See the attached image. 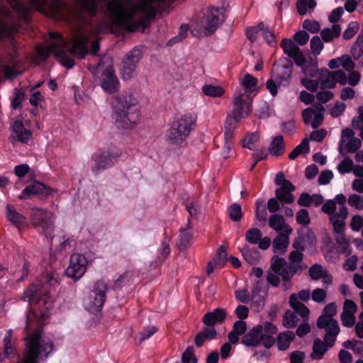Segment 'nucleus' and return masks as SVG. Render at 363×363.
Here are the masks:
<instances>
[{"label": "nucleus", "instance_id": "f257e3e1", "mask_svg": "<svg viewBox=\"0 0 363 363\" xmlns=\"http://www.w3.org/2000/svg\"><path fill=\"white\" fill-rule=\"evenodd\" d=\"M96 54L99 50V38L95 32L81 33L76 34L69 45L57 33H50V40L48 46L38 47V56L45 60L49 55H55L62 65L68 69L74 67V60L68 56L69 53L79 57H84L89 50Z\"/></svg>", "mask_w": 363, "mask_h": 363}, {"label": "nucleus", "instance_id": "f03ea898", "mask_svg": "<svg viewBox=\"0 0 363 363\" xmlns=\"http://www.w3.org/2000/svg\"><path fill=\"white\" fill-rule=\"evenodd\" d=\"M19 18H24L28 11L35 9L45 15L55 17L60 11L62 3L60 0H9ZM9 18L8 11L0 6V38L15 31L14 26L7 28L4 18Z\"/></svg>", "mask_w": 363, "mask_h": 363}, {"label": "nucleus", "instance_id": "7ed1b4c3", "mask_svg": "<svg viewBox=\"0 0 363 363\" xmlns=\"http://www.w3.org/2000/svg\"><path fill=\"white\" fill-rule=\"evenodd\" d=\"M111 108V118L118 128L128 129L137 124L140 106L133 93H125L113 98Z\"/></svg>", "mask_w": 363, "mask_h": 363}, {"label": "nucleus", "instance_id": "20e7f679", "mask_svg": "<svg viewBox=\"0 0 363 363\" xmlns=\"http://www.w3.org/2000/svg\"><path fill=\"white\" fill-rule=\"evenodd\" d=\"M52 350L51 340L40 330H37L26 338V351L20 363H38L40 359L47 357Z\"/></svg>", "mask_w": 363, "mask_h": 363}, {"label": "nucleus", "instance_id": "39448f33", "mask_svg": "<svg viewBox=\"0 0 363 363\" xmlns=\"http://www.w3.org/2000/svg\"><path fill=\"white\" fill-rule=\"evenodd\" d=\"M322 210L329 216L330 221L333 225V231L335 234L337 244L342 252L348 254L347 250L350 242L344 235L345 229V220L348 215L347 207H341L338 212H335V203L332 201H328L323 205Z\"/></svg>", "mask_w": 363, "mask_h": 363}, {"label": "nucleus", "instance_id": "423d86ee", "mask_svg": "<svg viewBox=\"0 0 363 363\" xmlns=\"http://www.w3.org/2000/svg\"><path fill=\"white\" fill-rule=\"evenodd\" d=\"M306 267L300 264L288 265L284 259L274 256L271 259V266L268 272L267 280L274 286L280 284V278L284 282L283 286L285 290L289 289L288 283L296 273H300Z\"/></svg>", "mask_w": 363, "mask_h": 363}, {"label": "nucleus", "instance_id": "0eeeda50", "mask_svg": "<svg viewBox=\"0 0 363 363\" xmlns=\"http://www.w3.org/2000/svg\"><path fill=\"white\" fill-rule=\"evenodd\" d=\"M196 122V116L192 113L181 115L169 128L167 135L174 143L184 141L193 130Z\"/></svg>", "mask_w": 363, "mask_h": 363}, {"label": "nucleus", "instance_id": "6e6552de", "mask_svg": "<svg viewBox=\"0 0 363 363\" xmlns=\"http://www.w3.org/2000/svg\"><path fill=\"white\" fill-rule=\"evenodd\" d=\"M32 224L36 230L49 241L55 237L54 225V215L52 212L42 208L32 209Z\"/></svg>", "mask_w": 363, "mask_h": 363}, {"label": "nucleus", "instance_id": "1a4fd4ad", "mask_svg": "<svg viewBox=\"0 0 363 363\" xmlns=\"http://www.w3.org/2000/svg\"><path fill=\"white\" fill-rule=\"evenodd\" d=\"M106 289V284L104 281H96L92 289L84 298L85 309L92 313L100 311L105 301Z\"/></svg>", "mask_w": 363, "mask_h": 363}, {"label": "nucleus", "instance_id": "9d476101", "mask_svg": "<svg viewBox=\"0 0 363 363\" xmlns=\"http://www.w3.org/2000/svg\"><path fill=\"white\" fill-rule=\"evenodd\" d=\"M47 288V285L33 284L24 291L21 298L31 303L43 305L47 309H50L53 307V302Z\"/></svg>", "mask_w": 363, "mask_h": 363}, {"label": "nucleus", "instance_id": "9b49d317", "mask_svg": "<svg viewBox=\"0 0 363 363\" xmlns=\"http://www.w3.org/2000/svg\"><path fill=\"white\" fill-rule=\"evenodd\" d=\"M242 343L247 346H257L262 344L269 348L274 343V339L269 335L263 333V327L258 325L250 330L242 338Z\"/></svg>", "mask_w": 363, "mask_h": 363}, {"label": "nucleus", "instance_id": "f8f14e48", "mask_svg": "<svg viewBox=\"0 0 363 363\" xmlns=\"http://www.w3.org/2000/svg\"><path fill=\"white\" fill-rule=\"evenodd\" d=\"M88 260L81 254H73L69 260V265L66 269V274L74 280L79 279L85 273Z\"/></svg>", "mask_w": 363, "mask_h": 363}, {"label": "nucleus", "instance_id": "ddd939ff", "mask_svg": "<svg viewBox=\"0 0 363 363\" xmlns=\"http://www.w3.org/2000/svg\"><path fill=\"white\" fill-rule=\"evenodd\" d=\"M251 94L236 90L233 98V111L239 116L247 117L252 111Z\"/></svg>", "mask_w": 363, "mask_h": 363}, {"label": "nucleus", "instance_id": "4468645a", "mask_svg": "<svg viewBox=\"0 0 363 363\" xmlns=\"http://www.w3.org/2000/svg\"><path fill=\"white\" fill-rule=\"evenodd\" d=\"M141 57L142 52L138 48L133 49L127 55L121 68V73L123 79H129L133 76L136 65Z\"/></svg>", "mask_w": 363, "mask_h": 363}, {"label": "nucleus", "instance_id": "2eb2a0df", "mask_svg": "<svg viewBox=\"0 0 363 363\" xmlns=\"http://www.w3.org/2000/svg\"><path fill=\"white\" fill-rule=\"evenodd\" d=\"M225 19V13L223 9H212L202 21L204 33L209 35L214 32Z\"/></svg>", "mask_w": 363, "mask_h": 363}, {"label": "nucleus", "instance_id": "dca6fc26", "mask_svg": "<svg viewBox=\"0 0 363 363\" xmlns=\"http://www.w3.org/2000/svg\"><path fill=\"white\" fill-rule=\"evenodd\" d=\"M225 19V13L223 9H212L202 21L204 33L209 35L214 32Z\"/></svg>", "mask_w": 363, "mask_h": 363}, {"label": "nucleus", "instance_id": "f3484780", "mask_svg": "<svg viewBox=\"0 0 363 363\" xmlns=\"http://www.w3.org/2000/svg\"><path fill=\"white\" fill-rule=\"evenodd\" d=\"M303 121L310 124L313 128L319 127L324 118V108L321 104H315L303 111Z\"/></svg>", "mask_w": 363, "mask_h": 363}, {"label": "nucleus", "instance_id": "a211bd4d", "mask_svg": "<svg viewBox=\"0 0 363 363\" xmlns=\"http://www.w3.org/2000/svg\"><path fill=\"white\" fill-rule=\"evenodd\" d=\"M317 325L319 328H325L326 335L325 339L326 341L329 339L331 335L330 345H333L335 341V337L340 332V328L337 322L333 319L330 315H323L320 316L318 320Z\"/></svg>", "mask_w": 363, "mask_h": 363}, {"label": "nucleus", "instance_id": "6ab92c4d", "mask_svg": "<svg viewBox=\"0 0 363 363\" xmlns=\"http://www.w3.org/2000/svg\"><path fill=\"white\" fill-rule=\"evenodd\" d=\"M101 86L103 90L108 94L115 93L119 90V81L115 75L111 66H108L102 72L101 77Z\"/></svg>", "mask_w": 363, "mask_h": 363}, {"label": "nucleus", "instance_id": "aec40b11", "mask_svg": "<svg viewBox=\"0 0 363 363\" xmlns=\"http://www.w3.org/2000/svg\"><path fill=\"white\" fill-rule=\"evenodd\" d=\"M11 129L12 135L10 137V140L12 144L16 142L27 144L32 138V131L29 128H26L21 121H14Z\"/></svg>", "mask_w": 363, "mask_h": 363}, {"label": "nucleus", "instance_id": "412c9836", "mask_svg": "<svg viewBox=\"0 0 363 363\" xmlns=\"http://www.w3.org/2000/svg\"><path fill=\"white\" fill-rule=\"evenodd\" d=\"M245 240L250 244L258 245L262 250H267L272 244L269 237L262 238L260 230L256 228L249 229L245 233Z\"/></svg>", "mask_w": 363, "mask_h": 363}, {"label": "nucleus", "instance_id": "4be33fe9", "mask_svg": "<svg viewBox=\"0 0 363 363\" xmlns=\"http://www.w3.org/2000/svg\"><path fill=\"white\" fill-rule=\"evenodd\" d=\"M290 57L293 58L295 63L302 68L303 72L305 75H310L311 77H316L318 74L319 70L317 69L316 61H313L307 66L303 55L301 50L292 55Z\"/></svg>", "mask_w": 363, "mask_h": 363}, {"label": "nucleus", "instance_id": "5701e85b", "mask_svg": "<svg viewBox=\"0 0 363 363\" xmlns=\"http://www.w3.org/2000/svg\"><path fill=\"white\" fill-rule=\"evenodd\" d=\"M354 133L350 128H345L342 131V138L339 143V151L342 152L345 148V145L347 143V150L349 152H354L360 145V140L358 139H352Z\"/></svg>", "mask_w": 363, "mask_h": 363}, {"label": "nucleus", "instance_id": "b1692460", "mask_svg": "<svg viewBox=\"0 0 363 363\" xmlns=\"http://www.w3.org/2000/svg\"><path fill=\"white\" fill-rule=\"evenodd\" d=\"M357 311V306L356 303L349 299L344 302L343 311L341 314V320L342 324L347 327L352 326L355 323L354 314Z\"/></svg>", "mask_w": 363, "mask_h": 363}, {"label": "nucleus", "instance_id": "393cba45", "mask_svg": "<svg viewBox=\"0 0 363 363\" xmlns=\"http://www.w3.org/2000/svg\"><path fill=\"white\" fill-rule=\"evenodd\" d=\"M269 225L279 234H291L292 228L286 223L283 216L273 214L269 218Z\"/></svg>", "mask_w": 363, "mask_h": 363}, {"label": "nucleus", "instance_id": "a878e982", "mask_svg": "<svg viewBox=\"0 0 363 363\" xmlns=\"http://www.w3.org/2000/svg\"><path fill=\"white\" fill-rule=\"evenodd\" d=\"M52 192V190L40 182H35L32 185H30L26 187L22 191L21 196H19L20 199H28L30 196L36 195V194H45L49 195Z\"/></svg>", "mask_w": 363, "mask_h": 363}, {"label": "nucleus", "instance_id": "bb28decb", "mask_svg": "<svg viewBox=\"0 0 363 363\" xmlns=\"http://www.w3.org/2000/svg\"><path fill=\"white\" fill-rule=\"evenodd\" d=\"M247 118L246 116H239L237 113L232 111L228 115L225 121V139L232 138L233 131L236 129L238 123L241 119Z\"/></svg>", "mask_w": 363, "mask_h": 363}, {"label": "nucleus", "instance_id": "cd10ccee", "mask_svg": "<svg viewBox=\"0 0 363 363\" xmlns=\"http://www.w3.org/2000/svg\"><path fill=\"white\" fill-rule=\"evenodd\" d=\"M225 318V311L221 308H218L213 311L207 313L204 315L203 321L207 325H213L216 323L223 322Z\"/></svg>", "mask_w": 363, "mask_h": 363}, {"label": "nucleus", "instance_id": "c85d7f7f", "mask_svg": "<svg viewBox=\"0 0 363 363\" xmlns=\"http://www.w3.org/2000/svg\"><path fill=\"white\" fill-rule=\"evenodd\" d=\"M227 258V252L223 247H219L217 251L216 257L212 261L209 262L207 266L206 272L210 275L214 269L221 267L224 265Z\"/></svg>", "mask_w": 363, "mask_h": 363}, {"label": "nucleus", "instance_id": "c756f323", "mask_svg": "<svg viewBox=\"0 0 363 363\" xmlns=\"http://www.w3.org/2000/svg\"><path fill=\"white\" fill-rule=\"evenodd\" d=\"M294 190V186L291 183H285L284 186L277 189L276 196L280 201L290 203L294 201V197L291 194Z\"/></svg>", "mask_w": 363, "mask_h": 363}, {"label": "nucleus", "instance_id": "7c9ffc66", "mask_svg": "<svg viewBox=\"0 0 363 363\" xmlns=\"http://www.w3.org/2000/svg\"><path fill=\"white\" fill-rule=\"evenodd\" d=\"M290 234H279L272 242L273 251L276 254H284L289 245V235Z\"/></svg>", "mask_w": 363, "mask_h": 363}, {"label": "nucleus", "instance_id": "2f4dec72", "mask_svg": "<svg viewBox=\"0 0 363 363\" xmlns=\"http://www.w3.org/2000/svg\"><path fill=\"white\" fill-rule=\"evenodd\" d=\"M240 84L245 90V94L256 93L258 90L257 79L250 74H245L239 79Z\"/></svg>", "mask_w": 363, "mask_h": 363}, {"label": "nucleus", "instance_id": "473e14b6", "mask_svg": "<svg viewBox=\"0 0 363 363\" xmlns=\"http://www.w3.org/2000/svg\"><path fill=\"white\" fill-rule=\"evenodd\" d=\"M291 76V68L289 66L278 67L276 69V74L273 79L276 80L279 86L288 84Z\"/></svg>", "mask_w": 363, "mask_h": 363}, {"label": "nucleus", "instance_id": "72a5a7b5", "mask_svg": "<svg viewBox=\"0 0 363 363\" xmlns=\"http://www.w3.org/2000/svg\"><path fill=\"white\" fill-rule=\"evenodd\" d=\"M6 217L11 223L18 228L26 223L24 216L18 213L11 204L6 206Z\"/></svg>", "mask_w": 363, "mask_h": 363}, {"label": "nucleus", "instance_id": "f704fd0d", "mask_svg": "<svg viewBox=\"0 0 363 363\" xmlns=\"http://www.w3.org/2000/svg\"><path fill=\"white\" fill-rule=\"evenodd\" d=\"M116 157L108 153H96L93 160L99 168H107L113 165Z\"/></svg>", "mask_w": 363, "mask_h": 363}, {"label": "nucleus", "instance_id": "c9c22d12", "mask_svg": "<svg viewBox=\"0 0 363 363\" xmlns=\"http://www.w3.org/2000/svg\"><path fill=\"white\" fill-rule=\"evenodd\" d=\"M289 303L291 307L303 318H306L309 315V309L298 301L296 294L290 296Z\"/></svg>", "mask_w": 363, "mask_h": 363}, {"label": "nucleus", "instance_id": "e433bc0d", "mask_svg": "<svg viewBox=\"0 0 363 363\" xmlns=\"http://www.w3.org/2000/svg\"><path fill=\"white\" fill-rule=\"evenodd\" d=\"M201 91L205 96L213 98L221 97L225 93L222 86L215 84H204Z\"/></svg>", "mask_w": 363, "mask_h": 363}, {"label": "nucleus", "instance_id": "4c0bfd02", "mask_svg": "<svg viewBox=\"0 0 363 363\" xmlns=\"http://www.w3.org/2000/svg\"><path fill=\"white\" fill-rule=\"evenodd\" d=\"M284 151V138L281 135H277L272 138L269 152L274 155L279 156Z\"/></svg>", "mask_w": 363, "mask_h": 363}, {"label": "nucleus", "instance_id": "58836bf2", "mask_svg": "<svg viewBox=\"0 0 363 363\" xmlns=\"http://www.w3.org/2000/svg\"><path fill=\"white\" fill-rule=\"evenodd\" d=\"M309 150V139L306 138L294 149V150L289 154V157L291 160H295L299 155H303L308 153Z\"/></svg>", "mask_w": 363, "mask_h": 363}, {"label": "nucleus", "instance_id": "ea45409f", "mask_svg": "<svg viewBox=\"0 0 363 363\" xmlns=\"http://www.w3.org/2000/svg\"><path fill=\"white\" fill-rule=\"evenodd\" d=\"M321 74L323 76V79L320 80V89H332L335 87V83L334 81V78L333 77L332 72H329L328 69L319 71L318 74ZM318 78V76L315 77Z\"/></svg>", "mask_w": 363, "mask_h": 363}, {"label": "nucleus", "instance_id": "a19ab883", "mask_svg": "<svg viewBox=\"0 0 363 363\" xmlns=\"http://www.w3.org/2000/svg\"><path fill=\"white\" fill-rule=\"evenodd\" d=\"M341 28L339 25H333L331 28H325L321 30L320 35L325 42H329L339 37Z\"/></svg>", "mask_w": 363, "mask_h": 363}, {"label": "nucleus", "instance_id": "79ce46f5", "mask_svg": "<svg viewBox=\"0 0 363 363\" xmlns=\"http://www.w3.org/2000/svg\"><path fill=\"white\" fill-rule=\"evenodd\" d=\"M240 252L245 259L250 264H255L259 259V252L255 249H250L247 246H244L240 249Z\"/></svg>", "mask_w": 363, "mask_h": 363}, {"label": "nucleus", "instance_id": "37998d69", "mask_svg": "<svg viewBox=\"0 0 363 363\" xmlns=\"http://www.w3.org/2000/svg\"><path fill=\"white\" fill-rule=\"evenodd\" d=\"M193 230L189 225L180 231L179 245L181 249H185L191 244Z\"/></svg>", "mask_w": 363, "mask_h": 363}, {"label": "nucleus", "instance_id": "c03bdc74", "mask_svg": "<svg viewBox=\"0 0 363 363\" xmlns=\"http://www.w3.org/2000/svg\"><path fill=\"white\" fill-rule=\"evenodd\" d=\"M294 338V334L291 331L279 334L277 339V345L279 349L281 350H286Z\"/></svg>", "mask_w": 363, "mask_h": 363}, {"label": "nucleus", "instance_id": "a18cd8bd", "mask_svg": "<svg viewBox=\"0 0 363 363\" xmlns=\"http://www.w3.org/2000/svg\"><path fill=\"white\" fill-rule=\"evenodd\" d=\"M266 289L259 282L256 283L254 286L252 300L254 303H262L266 295Z\"/></svg>", "mask_w": 363, "mask_h": 363}, {"label": "nucleus", "instance_id": "49530a36", "mask_svg": "<svg viewBox=\"0 0 363 363\" xmlns=\"http://www.w3.org/2000/svg\"><path fill=\"white\" fill-rule=\"evenodd\" d=\"M281 46L284 50V52L290 57L292 55H295L296 52H298L300 48L296 46L295 43L291 39H283L281 43Z\"/></svg>", "mask_w": 363, "mask_h": 363}, {"label": "nucleus", "instance_id": "de8ad7c7", "mask_svg": "<svg viewBox=\"0 0 363 363\" xmlns=\"http://www.w3.org/2000/svg\"><path fill=\"white\" fill-rule=\"evenodd\" d=\"M313 351L311 354V357L313 359H320L323 355L327 351V348L325 346L324 343L320 340H315L313 343Z\"/></svg>", "mask_w": 363, "mask_h": 363}, {"label": "nucleus", "instance_id": "09e8293b", "mask_svg": "<svg viewBox=\"0 0 363 363\" xmlns=\"http://www.w3.org/2000/svg\"><path fill=\"white\" fill-rule=\"evenodd\" d=\"M351 52L355 59H358L363 55V32H362L352 48Z\"/></svg>", "mask_w": 363, "mask_h": 363}, {"label": "nucleus", "instance_id": "8fccbe9b", "mask_svg": "<svg viewBox=\"0 0 363 363\" xmlns=\"http://www.w3.org/2000/svg\"><path fill=\"white\" fill-rule=\"evenodd\" d=\"M259 135L257 133H252L247 135L242 140V145L244 147L249 148L250 150H255L257 147V142L259 141Z\"/></svg>", "mask_w": 363, "mask_h": 363}, {"label": "nucleus", "instance_id": "3c124183", "mask_svg": "<svg viewBox=\"0 0 363 363\" xmlns=\"http://www.w3.org/2000/svg\"><path fill=\"white\" fill-rule=\"evenodd\" d=\"M293 246L296 250L291 252L289 259L293 263H299L303 259V254L298 250H303V247L298 240L294 242Z\"/></svg>", "mask_w": 363, "mask_h": 363}, {"label": "nucleus", "instance_id": "603ef678", "mask_svg": "<svg viewBox=\"0 0 363 363\" xmlns=\"http://www.w3.org/2000/svg\"><path fill=\"white\" fill-rule=\"evenodd\" d=\"M257 218L260 221H266L267 218V212L264 201L257 200L256 201V211Z\"/></svg>", "mask_w": 363, "mask_h": 363}, {"label": "nucleus", "instance_id": "864d4df0", "mask_svg": "<svg viewBox=\"0 0 363 363\" xmlns=\"http://www.w3.org/2000/svg\"><path fill=\"white\" fill-rule=\"evenodd\" d=\"M348 204L357 210H363V196L356 194H351L348 199Z\"/></svg>", "mask_w": 363, "mask_h": 363}, {"label": "nucleus", "instance_id": "5fc2aeb1", "mask_svg": "<svg viewBox=\"0 0 363 363\" xmlns=\"http://www.w3.org/2000/svg\"><path fill=\"white\" fill-rule=\"evenodd\" d=\"M310 75H305L301 80V84L310 91H315L318 87L319 82L317 79H310Z\"/></svg>", "mask_w": 363, "mask_h": 363}, {"label": "nucleus", "instance_id": "6e6d98bb", "mask_svg": "<svg viewBox=\"0 0 363 363\" xmlns=\"http://www.w3.org/2000/svg\"><path fill=\"white\" fill-rule=\"evenodd\" d=\"M263 30V23H259L255 27L248 28L246 30V35L247 38L250 41H255L257 38L259 33H262Z\"/></svg>", "mask_w": 363, "mask_h": 363}, {"label": "nucleus", "instance_id": "4d7b16f0", "mask_svg": "<svg viewBox=\"0 0 363 363\" xmlns=\"http://www.w3.org/2000/svg\"><path fill=\"white\" fill-rule=\"evenodd\" d=\"M359 30V24L357 22L352 21L350 22L346 30L343 33V38L345 40H349L352 38L358 31Z\"/></svg>", "mask_w": 363, "mask_h": 363}, {"label": "nucleus", "instance_id": "13d9d810", "mask_svg": "<svg viewBox=\"0 0 363 363\" xmlns=\"http://www.w3.org/2000/svg\"><path fill=\"white\" fill-rule=\"evenodd\" d=\"M297 323L296 315L291 311H286L284 316L283 324L287 328H294Z\"/></svg>", "mask_w": 363, "mask_h": 363}, {"label": "nucleus", "instance_id": "bf43d9fd", "mask_svg": "<svg viewBox=\"0 0 363 363\" xmlns=\"http://www.w3.org/2000/svg\"><path fill=\"white\" fill-rule=\"evenodd\" d=\"M325 271L322 266L314 264L309 269V275L311 279L317 280L325 274Z\"/></svg>", "mask_w": 363, "mask_h": 363}, {"label": "nucleus", "instance_id": "052dcab7", "mask_svg": "<svg viewBox=\"0 0 363 363\" xmlns=\"http://www.w3.org/2000/svg\"><path fill=\"white\" fill-rule=\"evenodd\" d=\"M311 48L315 55H319L323 48V43L318 36H313L311 40Z\"/></svg>", "mask_w": 363, "mask_h": 363}, {"label": "nucleus", "instance_id": "680f3d73", "mask_svg": "<svg viewBox=\"0 0 363 363\" xmlns=\"http://www.w3.org/2000/svg\"><path fill=\"white\" fill-rule=\"evenodd\" d=\"M230 218L234 221H238L242 218V214L240 205L234 203L230 207Z\"/></svg>", "mask_w": 363, "mask_h": 363}, {"label": "nucleus", "instance_id": "e2e57ef3", "mask_svg": "<svg viewBox=\"0 0 363 363\" xmlns=\"http://www.w3.org/2000/svg\"><path fill=\"white\" fill-rule=\"evenodd\" d=\"M353 169V162L350 159H345L342 161L338 167L337 169L340 174L349 173L352 171Z\"/></svg>", "mask_w": 363, "mask_h": 363}, {"label": "nucleus", "instance_id": "0e129e2a", "mask_svg": "<svg viewBox=\"0 0 363 363\" xmlns=\"http://www.w3.org/2000/svg\"><path fill=\"white\" fill-rule=\"evenodd\" d=\"M193 347H189L182 354V363H196Z\"/></svg>", "mask_w": 363, "mask_h": 363}, {"label": "nucleus", "instance_id": "69168bd1", "mask_svg": "<svg viewBox=\"0 0 363 363\" xmlns=\"http://www.w3.org/2000/svg\"><path fill=\"white\" fill-rule=\"evenodd\" d=\"M327 296L325 290L322 289H315L311 294L313 301L316 303H323Z\"/></svg>", "mask_w": 363, "mask_h": 363}, {"label": "nucleus", "instance_id": "338daca9", "mask_svg": "<svg viewBox=\"0 0 363 363\" xmlns=\"http://www.w3.org/2000/svg\"><path fill=\"white\" fill-rule=\"evenodd\" d=\"M297 222L301 225H308L310 223V218L308 212L306 209H301L298 211L296 215Z\"/></svg>", "mask_w": 363, "mask_h": 363}, {"label": "nucleus", "instance_id": "774afa93", "mask_svg": "<svg viewBox=\"0 0 363 363\" xmlns=\"http://www.w3.org/2000/svg\"><path fill=\"white\" fill-rule=\"evenodd\" d=\"M358 116L354 117L352 121V125L354 128H362L363 126V106L358 108Z\"/></svg>", "mask_w": 363, "mask_h": 363}]
</instances>
